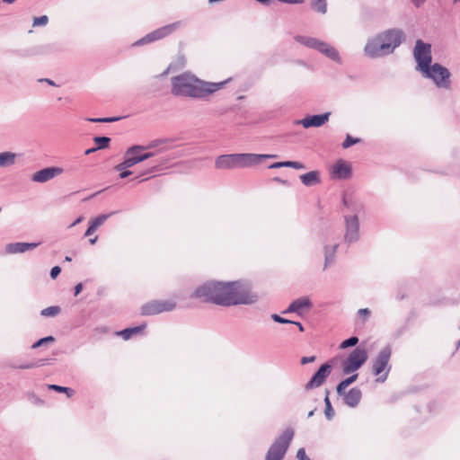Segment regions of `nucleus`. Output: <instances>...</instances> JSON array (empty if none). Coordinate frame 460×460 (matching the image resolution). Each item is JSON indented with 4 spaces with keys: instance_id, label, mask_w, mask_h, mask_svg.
<instances>
[{
    "instance_id": "obj_1",
    "label": "nucleus",
    "mask_w": 460,
    "mask_h": 460,
    "mask_svg": "<svg viewBox=\"0 0 460 460\" xmlns=\"http://www.w3.org/2000/svg\"><path fill=\"white\" fill-rule=\"evenodd\" d=\"M230 80L229 78L218 83H209L200 80L195 75L186 72L172 77L171 92L175 96L205 99L222 89Z\"/></svg>"
},
{
    "instance_id": "obj_2",
    "label": "nucleus",
    "mask_w": 460,
    "mask_h": 460,
    "mask_svg": "<svg viewBox=\"0 0 460 460\" xmlns=\"http://www.w3.org/2000/svg\"><path fill=\"white\" fill-rule=\"evenodd\" d=\"M231 282H208L199 287L190 296L191 298H201L205 302H212L222 306H229L224 299L231 296Z\"/></svg>"
},
{
    "instance_id": "obj_3",
    "label": "nucleus",
    "mask_w": 460,
    "mask_h": 460,
    "mask_svg": "<svg viewBox=\"0 0 460 460\" xmlns=\"http://www.w3.org/2000/svg\"><path fill=\"white\" fill-rule=\"evenodd\" d=\"M231 296L224 299V303L230 305H252L258 301V296L251 291L249 285L240 281L231 282Z\"/></svg>"
},
{
    "instance_id": "obj_4",
    "label": "nucleus",
    "mask_w": 460,
    "mask_h": 460,
    "mask_svg": "<svg viewBox=\"0 0 460 460\" xmlns=\"http://www.w3.org/2000/svg\"><path fill=\"white\" fill-rule=\"evenodd\" d=\"M294 434L293 429H286L270 447L265 456V460H283L294 438Z\"/></svg>"
},
{
    "instance_id": "obj_5",
    "label": "nucleus",
    "mask_w": 460,
    "mask_h": 460,
    "mask_svg": "<svg viewBox=\"0 0 460 460\" xmlns=\"http://www.w3.org/2000/svg\"><path fill=\"white\" fill-rule=\"evenodd\" d=\"M295 40L302 45L314 49L325 55L332 60L341 63L339 52L330 44L316 38L297 35Z\"/></svg>"
},
{
    "instance_id": "obj_6",
    "label": "nucleus",
    "mask_w": 460,
    "mask_h": 460,
    "mask_svg": "<svg viewBox=\"0 0 460 460\" xmlns=\"http://www.w3.org/2000/svg\"><path fill=\"white\" fill-rule=\"evenodd\" d=\"M392 355L390 345L385 346L373 359L372 372L377 377V382H385L390 371L389 360Z\"/></svg>"
},
{
    "instance_id": "obj_7",
    "label": "nucleus",
    "mask_w": 460,
    "mask_h": 460,
    "mask_svg": "<svg viewBox=\"0 0 460 460\" xmlns=\"http://www.w3.org/2000/svg\"><path fill=\"white\" fill-rule=\"evenodd\" d=\"M422 73L426 77L432 79L438 87L445 89L450 88L451 74L447 68L440 64L435 63L426 68V71H423Z\"/></svg>"
},
{
    "instance_id": "obj_8",
    "label": "nucleus",
    "mask_w": 460,
    "mask_h": 460,
    "mask_svg": "<svg viewBox=\"0 0 460 460\" xmlns=\"http://www.w3.org/2000/svg\"><path fill=\"white\" fill-rule=\"evenodd\" d=\"M367 360V351L362 347L355 348L343 362V373L350 374L360 368Z\"/></svg>"
},
{
    "instance_id": "obj_9",
    "label": "nucleus",
    "mask_w": 460,
    "mask_h": 460,
    "mask_svg": "<svg viewBox=\"0 0 460 460\" xmlns=\"http://www.w3.org/2000/svg\"><path fill=\"white\" fill-rule=\"evenodd\" d=\"M431 46L430 44L424 43L421 40L416 41L414 47V58L418 63V68L421 72L426 71L431 63Z\"/></svg>"
},
{
    "instance_id": "obj_10",
    "label": "nucleus",
    "mask_w": 460,
    "mask_h": 460,
    "mask_svg": "<svg viewBox=\"0 0 460 460\" xmlns=\"http://www.w3.org/2000/svg\"><path fill=\"white\" fill-rule=\"evenodd\" d=\"M389 49L390 45L385 44L377 34L376 37L367 40L364 48V52L368 58H376L390 55L388 52Z\"/></svg>"
},
{
    "instance_id": "obj_11",
    "label": "nucleus",
    "mask_w": 460,
    "mask_h": 460,
    "mask_svg": "<svg viewBox=\"0 0 460 460\" xmlns=\"http://www.w3.org/2000/svg\"><path fill=\"white\" fill-rule=\"evenodd\" d=\"M378 36L385 44L390 45L389 54L394 53L396 48H398L404 40L405 35L401 29H390L378 33Z\"/></svg>"
},
{
    "instance_id": "obj_12",
    "label": "nucleus",
    "mask_w": 460,
    "mask_h": 460,
    "mask_svg": "<svg viewBox=\"0 0 460 460\" xmlns=\"http://www.w3.org/2000/svg\"><path fill=\"white\" fill-rule=\"evenodd\" d=\"M176 306L174 302L165 300V301H157L153 300L142 305L141 314L143 315H153L157 314L163 312H170L173 310Z\"/></svg>"
},
{
    "instance_id": "obj_13",
    "label": "nucleus",
    "mask_w": 460,
    "mask_h": 460,
    "mask_svg": "<svg viewBox=\"0 0 460 460\" xmlns=\"http://www.w3.org/2000/svg\"><path fill=\"white\" fill-rule=\"evenodd\" d=\"M344 218L346 224L345 242L351 243L358 241L359 238V222L358 216H345Z\"/></svg>"
},
{
    "instance_id": "obj_14",
    "label": "nucleus",
    "mask_w": 460,
    "mask_h": 460,
    "mask_svg": "<svg viewBox=\"0 0 460 460\" xmlns=\"http://www.w3.org/2000/svg\"><path fill=\"white\" fill-rule=\"evenodd\" d=\"M332 371V366L328 363L323 364L314 373L309 382L305 385V390H310L321 386L329 376Z\"/></svg>"
},
{
    "instance_id": "obj_15",
    "label": "nucleus",
    "mask_w": 460,
    "mask_h": 460,
    "mask_svg": "<svg viewBox=\"0 0 460 460\" xmlns=\"http://www.w3.org/2000/svg\"><path fill=\"white\" fill-rule=\"evenodd\" d=\"M276 155L238 154L239 168L259 164L266 159L276 158Z\"/></svg>"
},
{
    "instance_id": "obj_16",
    "label": "nucleus",
    "mask_w": 460,
    "mask_h": 460,
    "mask_svg": "<svg viewBox=\"0 0 460 460\" xmlns=\"http://www.w3.org/2000/svg\"><path fill=\"white\" fill-rule=\"evenodd\" d=\"M62 172L63 169L60 167H46L33 173L31 181L40 183L47 182Z\"/></svg>"
},
{
    "instance_id": "obj_17",
    "label": "nucleus",
    "mask_w": 460,
    "mask_h": 460,
    "mask_svg": "<svg viewBox=\"0 0 460 460\" xmlns=\"http://www.w3.org/2000/svg\"><path fill=\"white\" fill-rule=\"evenodd\" d=\"M330 115V112H325L323 114L306 116L302 119L296 120V124L302 125L305 128L321 127L328 121Z\"/></svg>"
},
{
    "instance_id": "obj_18",
    "label": "nucleus",
    "mask_w": 460,
    "mask_h": 460,
    "mask_svg": "<svg viewBox=\"0 0 460 460\" xmlns=\"http://www.w3.org/2000/svg\"><path fill=\"white\" fill-rule=\"evenodd\" d=\"M238 154L219 155L215 163L217 169H234L239 168Z\"/></svg>"
},
{
    "instance_id": "obj_19",
    "label": "nucleus",
    "mask_w": 460,
    "mask_h": 460,
    "mask_svg": "<svg viewBox=\"0 0 460 460\" xmlns=\"http://www.w3.org/2000/svg\"><path fill=\"white\" fill-rule=\"evenodd\" d=\"M173 142L172 138H158L154 139L146 145L147 149H152L156 153V156L171 149L170 144Z\"/></svg>"
},
{
    "instance_id": "obj_20",
    "label": "nucleus",
    "mask_w": 460,
    "mask_h": 460,
    "mask_svg": "<svg viewBox=\"0 0 460 460\" xmlns=\"http://www.w3.org/2000/svg\"><path fill=\"white\" fill-rule=\"evenodd\" d=\"M312 307V303L307 296H303L294 300L288 307L283 311V314L289 313H296L297 314H301V310L306 308L309 309Z\"/></svg>"
},
{
    "instance_id": "obj_21",
    "label": "nucleus",
    "mask_w": 460,
    "mask_h": 460,
    "mask_svg": "<svg viewBox=\"0 0 460 460\" xmlns=\"http://www.w3.org/2000/svg\"><path fill=\"white\" fill-rule=\"evenodd\" d=\"M181 25V22L178 21L170 24H167L165 26H163L161 28H158L153 31H151L153 39L156 41L159 40H162L168 35L173 33Z\"/></svg>"
},
{
    "instance_id": "obj_22",
    "label": "nucleus",
    "mask_w": 460,
    "mask_h": 460,
    "mask_svg": "<svg viewBox=\"0 0 460 460\" xmlns=\"http://www.w3.org/2000/svg\"><path fill=\"white\" fill-rule=\"evenodd\" d=\"M350 175L351 167L348 163L342 160H339L335 163L332 167V177L337 179H348Z\"/></svg>"
},
{
    "instance_id": "obj_23",
    "label": "nucleus",
    "mask_w": 460,
    "mask_h": 460,
    "mask_svg": "<svg viewBox=\"0 0 460 460\" xmlns=\"http://www.w3.org/2000/svg\"><path fill=\"white\" fill-rule=\"evenodd\" d=\"M344 403L351 408L356 407L362 397L361 390L358 387L351 388L348 393L344 392L342 394Z\"/></svg>"
},
{
    "instance_id": "obj_24",
    "label": "nucleus",
    "mask_w": 460,
    "mask_h": 460,
    "mask_svg": "<svg viewBox=\"0 0 460 460\" xmlns=\"http://www.w3.org/2000/svg\"><path fill=\"white\" fill-rule=\"evenodd\" d=\"M39 244L40 243H11L6 245L5 251L8 253H22L38 247Z\"/></svg>"
},
{
    "instance_id": "obj_25",
    "label": "nucleus",
    "mask_w": 460,
    "mask_h": 460,
    "mask_svg": "<svg viewBox=\"0 0 460 460\" xmlns=\"http://www.w3.org/2000/svg\"><path fill=\"white\" fill-rule=\"evenodd\" d=\"M137 150L135 147H129L125 155H124V160L122 163L117 164L115 166L116 171H122L128 168H130L134 166L135 164L140 163L139 158L135 159L131 154H133V151Z\"/></svg>"
},
{
    "instance_id": "obj_26",
    "label": "nucleus",
    "mask_w": 460,
    "mask_h": 460,
    "mask_svg": "<svg viewBox=\"0 0 460 460\" xmlns=\"http://www.w3.org/2000/svg\"><path fill=\"white\" fill-rule=\"evenodd\" d=\"M302 183L306 187H312L321 182L320 172L318 171H310L299 176Z\"/></svg>"
},
{
    "instance_id": "obj_27",
    "label": "nucleus",
    "mask_w": 460,
    "mask_h": 460,
    "mask_svg": "<svg viewBox=\"0 0 460 460\" xmlns=\"http://www.w3.org/2000/svg\"><path fill=\"white\" fill-rule=\"evenodd\" d=\"M16 154L13 152L0 153V168L9 167L15 164Z\"/></svg>"
},
{
    "instance_id": "obj_28",
    "label": "nucleus",
    "mask_w": 460,
    "mask_h": 460,
    "mask_svg": "<svg viewBox=\"0 0 460 460\" xmlns=\"http://www.w3.org/2000/svg\"><path fill=\"white\" fill-rule=\"evenodd\" d=\"M146 327V323L139 326L126 328L118 332V335L121 336L123 340H129L133 335H136L142 332Z\"/></svg>"
},
{
    "instance_id": "obj_29",
    "label": "nucleus",
    "mask_w": 460,
    "mask_h": 460,
    "mask_svg": "<svg viewBox=\"0 0 460 460\" xmlns=\"http://www.w3.org/2000/svg\"><path fill=\"white\" fill-rule=\"evenodd\" d=\"M358 378V374H354L346 379L340 382L336 387L337 394L339 395H342L345 392V389L350 385L352 383H354Z\"/></svg>"
},
{
    "instance_id": "obj_30",
    "label": "nucleus",
    "mask_w": 460,
    "mask_h": 460,
    "mask_svg": "<svg viewBox=\"0 0 460 460\" xmlns=\"http://www.w3.org/2000/svg\"><path fill=\"white\" fill-rule=\"evenodd\" d=\"M337 248H338V244H334L332 248H330L329 246H325V248H324V252H325L324 266H325V268L333 262L334 255H335Z\"/></svg>"
},
{
    "instance_id": "obj_31",
    "label": "nucleus",
    "mask_w": 460,
    "mask_h": 460,
    "mask_svg": "<svg viewBox=\"0 0 460 460\" xmlns=\"http://www.w3.org/2000/svg\"><path fill=\"white\" fill-rule=\"evenodd\" d=\"M329 394H330L329 390H326L325 391V398H324V404H325L324 414H325L327 420H331L334 416V410H333L331 401L329 399Z\"/></svg>"
},
{
    "instance_id": "obj_32",
    "label": "nucleus",
    "mask_w": 460,
    "mask_h": 460,
    "mask_svg": "<svg viewBox=\"0 0 460 460\" xmlns=\"http://www.w3.org/2000/svg\"><path fill=\"white\" fill-rule=\"evenodd\" d=\"M311 5L315 12L322 14H324L327 12V3L325 0H312Z\"/></svg>"
},
{
    "instance_id": "obj_33",
    "label": "nucleus",
    "mask_w": 460,
    "mask_h": 460,
    "mask_svg": "<svg viewBox=\"0 0 460 460\" xmlns=\"http://www.w3.org/2000/svg\"><path fill=\"white\" fill-rule=\"evenodd\" d=\"M61 309L58 305L49 306L41 310L40 314L45 317H53L60 313Z\"/></svg>"
},
{
    "instance_id": "obj_34",
    "label": "nucleus",
    "mask_w": 460,
    "mask_h": 460,
    "mask_svg": "<svg viewBox=\"0 0 460 460\" xmlns=\"http://www.w3.org/2000/svg\"><path fill=\"white\" fill-rule=\"evenodd\" d=\"M113 214H115V212H111L110 214H102L96 217L95 218L92 219L90 221V224H92L97 229Z\"/></svg>"
},
{
    "instance_id": "obj_35",
    "label": "nucleus",
    "mask_w": 460,
    "mask_h": 460,
    "mask_svg": "<svg viewBox=\"0 0 460 460\" xmlns=\"http://www.w3.org/2000/svg\"><path fill=\"white\" fill-rule=\"evenodd\" d=\"M93 141L97 145L96 148L99 150L107 148L110 145L111 138L108 137H94Z\"/></svg>"
},
{
    "instance_id": "obj_36",
    "label": "nucleus",
    "mask_w": 460,
    "mask_h": 460,
    "mask_svg": "<svg viewBox=\"0 0 460 460\" xmlns=\"http://www.w3.org/2000/svg\"><path fill=\"white\" fill-rule=\"evenodd\" d=\"M49 389L54 390L58 393H66L67 397H71L75 394V391L72 388L66 387V386H60L58 385H49Z\"/></svg>"
},
{
    "instance_id": "obj_37",
    "label": "nucleus",
    "mask_w": 460,
    "mask_h": 460,
    "mask_svg": "<svg viewBox=\"0 0 460 460\" xmlns=\"http://www.w3.org/2000/svg\"><path fill=\"white\" fill-rule=\"evenodd\" d=\"M47 361H48V359L42 358V359L38 360L37 362L20 365L16 367L19 369H30V368H33V367L45 366L47 364Z\"/></svg>"
},
{
    "instance_id": "obj_38",
    "label": "nucleus",
    "mask_w": 460,
    "mask_h": 460,
    "mask_svg": "<svg viewBox=\"0 0 460 460\" xmlns=\"http://www.w3.org/2000/svg\"><path fill=\"white\" fill-rule=\"evenodd\" d=\"M120 119L121 117L89 118L87 120L91 122L110 123L118 121Z\"/></svg>"
},
{
    "instance_id": "obj_39",
    "label": "nucleus",
    "mask_w": 460,
    "mask_h": 460,
    "mask_svg": "<svg viewBox=\"0 0 460 460\" xmlns=\"http://www.w3.org/2000/svg\"><path fill=\"white\" fill-rule=\"evenodd\" d=\"M55 341V338L53 336H47L44 338L40 339L36 342H34L31 346L32 349L40 348L43 345H46L48 343H52Z\"/></svg>"
},
{
    "instance_id": "obj_40",
    "label": "nucleus",
    "mask_w": 460,
    "mask_h": 460,
    "mask_svg": "<svg viewBox=\"0 0 460 460\" xmlns=\"http://www.w3.org/2000/svg\"><path fill=\"white\" fill-rule=\"evenodd\" d=\"M358 342V338L356 337V336H351L350 338L343 341L341 345H340V349H346V348H349V347H353V346H356Z\"/></svg>"
},
{
    "instance_id": "obj_41",
    "label": "nucleus",
    "mask_w": 460,
    "mask_h": 460,
    "mask_svg": "<svg viewBox=\"0 0 460 460\" xmlns=\"http://www.w3.org/2000/svg\"><path fill=\"white\" fill-rule=\"evenodd\" d=\"M360 141H361L360 138H356V137H351L350 135H347L345 140L342 143V147L349 148L351 146L359 143Z\"/></svg>"
},
{
    "instance_id": "obj_42",
    "label": "nucleus",
    "mask_w": 460,
    "mask_h": 460,
    "mask_svg": "<svg viewBox=\"0 0 460 460\" xmlns=\"http://www.w3.org/2000/svg\"><path fill=\"white\" fill-rule=\"evenodd\" d=\"M154 41H155V40L153 39L152 33L150 32V33L146 34L145 37H143L140 40H138L137 41H136L134 45L142 46V45L151 43Z\"/></svg>"
},
{
    "instance_id": "obj_43",
    "label": "nucleus",
    "mask_w": 460,
    "mask_h": 460,
    "mask_svg": "<svg viewBox=\"0 0 460 460\" xmlns=\"http://www.w3.org/2000/svg\"><path fill=\"white\" fill-rule=\"evenodd\" d=\"M49 22V18L47 15H42V16H40V17H35L33 19V26L36 27V26H44L48 23Z\"/></svg>"
},
{
    "instance_id": "obj_44",
    "label": "nucleus",
    "mask_w": 460,
    "mask_h": 460,
    "mask_svg": "<svg viewBox=\"0 0 460 460\" xmlns=\"http://www.w3.org/2000/svg\"><path fill=\"white\" fill-rule=\"evenodd\" d=\"M131 147L137 148V150L133 151V154H131L135 159L141 157L142 151L148 150L146 146L136 145V146H132Z\"/></svg>"
},
{
    "instance_id": "obj_45",
    "label": "nucleus",
    "mask_w": 460,
    "mask_h": 460,
    "mask_svg": "<svg viewBox=\"0 0 460 460\" xmlns=\"http://www.w3.org/2000/svg\"><path fill=\"white\" fill-rule=\"evenodd\" d=\"M271 319L276 322V323H293V321L291 320H288V319H286V318H283L281 317L280 315L277 314H271Z\"/></svg>"
},
{
    "instance_id": "obj_46",
    "label": "nucleus",
    "mask_w": 460,
    "mask_h": 460,
    "mask_svg": "<svg viewBox=\"0 0 460 460\" xmlns=\"http://www.w3.org/2000/svg\"><path fill=\"white\" fill-rule=\"evenodd\" d=\"M170 158H158L156 160V164L153 165L151 170L149 171L150 172H155L158 169L159 166H162V165H164L167 164V162L169 161Z\"/></svg>"
},
{
    "instance_id": "obj_47",
    "label": "nucleus",
    "mask_w": 460,
    "mask_h": 460,
    "mask_svg": "<svg viewBox=\"0 0 460 460\" xmlns=\"http://www.w3.org/2000/svg\"><path fill=\"white\" fill-rule=\"evenodd\" d=\"M155 156H156V153H155V151H148V152L142 151V155H141V157H139V162H143L146 159H149V158L155 157Z\"/></svg>"
},
{
    "instance_id": "obj_48",
    "label": "nucleus",
    "mask_w": 460,
    "mask_h": 460,
    "mask_svg": "<svg viewBox=\"0 0 460 460\" xmlns=\"http://www.w3.org/2000/svg\"><path fill=\"white\" fill-rule=\"evenodd\" d=\"M296 458L297 460H311L307 456H306V453H305V448L301 447L297 450V453H296Z\"/></svg>"
},
{
    "instance_id": "obj_49",
    "label": "nucleus",
    "mask_w": 460,
    "mask_h": 460,
    "mask_svg": "<svg viewBox=\"0 0 460 460\" xmlns=\"http://www.w3.org/2000/svg\"><path fill=\"white\" fill-rule=\"evenodd\" d=\"M60 272H61L60 267H58V266L53 267L50 270L51 279H55L59 275Z\"/></svg>"
},
{
    "instance_id": "obj_50",
    "label": "nucleus",
    "mask_w": 460,
    "mask_h": 460,
    "mask_svg": "<svg viewBox=\"0 0 460 460\" xmlns=\"http://www.w3.org/2000/svg\"><path fill=\"white\" fill-rule=\"evenodd\" d=\"M358 314L360 317L367 318L371 314V311L368 308H362L358 311Z\"/></svg>"
},
{
    "instance_id": "obj_51",
    "label": "nucleus",
    "mask_w": 460,
    "mask_h": 460,
    "mask_svg": "<svg viewBox=\"0 0 460 460\" xmlns=\"http://www.w3.org/2000/svg\"><path fill=\"white\" fill-rule=\"evenodd\" d=\"M315 359H316L315 356L303 357L301 358V364L302 365H305V364H308V363H312V362L315 361Z\"/></svg>"
},
{
    "instance_id": "obj_52",
    "label": "nucleus",
    "mask_w": 460,
    "mask_h": 460,
    "mask_svg": "<svg viewBox=\"0 0 460 460\" xmlns=\"http://www.w3.org/2000/svg\"><path fill=\"white\" fill-rule=\"evenodd\" d=\"M293 166L291 168L296 169V170H303L305 169V165L301 162H296L292 161Z\"/></svg>"
},
{
    "instance_id": "obj_53",
    "label": "nucleus",
    "mask_w": 460,
    "mask_h": 460,
    "mask_svg": "<svg viewBox=\"0 0 460 460\" xmlns=\"http://www.w3.org/2000/svg\"><path fill=\"white\" fill-rule=\"evenodd\" d=\"M120 173H119V178L120 179H125L127 178L128 176L131 175L132 174V172L131 171H128L127 169L125 170H122V171H119Z\"/></svg>"
},
{
    "instance_id": "obj_54",
    "label": "nucleus",
    "mask_w": 460,
    "mask_h": 460,
    "mask_svg": "<svg viewBox=\"0 0 460 460\" xmlns=\"http://www.w3.org/2000/svg\"><path fill=\"white\" fill-rule=\"evenodd\" d=\"M96 231V228L92 225L90 224V226H88L84 235L85 236H90L92 235L94 232Z\"/></svg>"
},
{
    "instance_id": "obj_55",
    "label": "nucleus",
    "mask_w": 460,
    "mask_h": 460,
    "mask_svg": "<svg viewBox=\"0 0 460 460\" xmlns=\"http://www.w3.org/2000/svg\"><path fill=\"white\" fill-rule=\"evenodd\" d=\"M83 289V284L82 283H78L75 287V296H77Z\"/></svg>"
},
{
    "instance_id": "obj_56",
    "label": "nucleus",
    "mask_w": 460,
    "mask_h": 460,
    "mask_svg": "<svg viewBox=\"0 0 460 460\" xmlns=\"http://www.w3.org/2000/svg\"><path fill=\"white\" fill-rule=\"evenodd\" d=\"M426 0H411V3L417 7L419 8L420 6H421L424 3H425Z\"/></svg>"
},
{
    "instance_id": "obj_57",
    "label": "nucleus",
    "mask_w": 460,
    "mask_h": 460,
    "mask_svg": "<svg viewBox=\"0 0 460 460\" xmlns=\"http://www.w3.org/2000/svg\"><path fill=\"white\" fill-rule=\"evenodd\" d=\"M283 167L282 162H277L269 166L270 169L281 168Z\"/></svg>"
},
{
    "instance_id": "obj_58",
    "label": "nucleus",
    "mask_w": 460,
    "mask_h": 460,
    "mask_svg": "<svg viewBox=\"0 0 460 460\" xmlns=\"http://www.w3.org/2000/svg\"><path fill=\"white\" fill-rule=\"evenodd\" d=\"M290 324L296 325L300 332H304V327L301 323L293 321Z\"/></svg>"
},
{
    "instance_id": "obj_59",
    "label": "nucleus",
    "mask_w": 460,
    "mask_h": 460,
    "mask_svg": "<svg viewBox=\"0 0 460 460\" xmlns=\"http://www.w3.org/2000/svg\"><path fill=\"white\" fill-rule=\"evenodd\" d=\"M97 150H98V149H97L96 147H92V148H89V149L85 150L84 154H85L86 155H90V154H92V153L96 152Z\"/></svg>"
},
{
    "instance_id": "obj_60",
    "label": "nucleus",
    "mask_w": 460,
    "mask_h": 460,
    "mask_svg": "<svg viewBox=\"0 0 460 460\" xmlns=\"http://www.w3.org/2000/svg\"><path fill=\"white\" fill-rule=\"evenodd\" d=\"M282 164H283V167H290L291 168L293 166L292 161L282 162Z\"/></svg>"
},
{
    "instance_id": "obj_61",
    "label": "nucleus",
    "mask_w": 460,
    "mask_h": 460,
    "mask_svg": "<svg viewBox=\"0 0 460 460\" xmlns=\"http://www.w3.org/2000/svg\"><path fill=\"white\" fill-rule=\"evenodd\" d=\"M41 81H45L50 85H55V83L50 79H42Z\"/></svg>"
},
{
    "instance_id": "obj_62",
    "label": "nucleus",
    "mask_w": 460,
    "mask_h": 460,
    "mask_svg": "<svg viewBox=\"0 0 460 460\" xmlns=\"http://www.w3.org/2000/svg\"><path fill=\"white\" fill-rule=\"evenodd\" d=\"M96 241H97V236H95V237H93V238H91V239L89 240V243H90L91 244H94V243H96Z\"/></svg>"
},
{
    "instance_id": "obj_63",
    "label": "nucleus",
    "mask_w": 460,
    "mask_h": 460,
    "mask_svg": "<svg viewBox=\"0 0 460 460\" xmlns=\"http://www.w3.org/2000/svg\"><path fill=\"white\" fill-rule=\"evenodd\" d=\"M314 411H315V409H314V410L310 411L308 412V414H307V417H308V418H311V417L314 414Z\"/></svg>"
},
{
    "instance_id": "obj_64",
    "label": "nucleus",
    "mask_w": 460,
    "mask_h": 460,
    "mask_svg": "<svg viewBox=\"0 0 460 460\" xmlns=\"http://www.w3.org/2000/svg\"><path fill=\"white\" fill-rule=\"evenodd\" d=\"M81 220H82V217H78V218H77V219H76V220H75V221L71 225V226H75L76 224L80 223V222H81Z\"/></svg>"
}]
</instances>
